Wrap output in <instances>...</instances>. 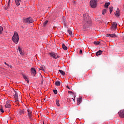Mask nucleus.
Returning <instances> with one entry per match:
<instances>
[{
	"mask_svg": "<svg viewBox=\"0 0 124 124\" xmlns=\"http://www.w3.org/2000/svg\"><path fill=\"white\" fill-rule=\"evenodd\" d=\"M83 24H91V17L88 14H84L83 18Z\"/></svg>",
	"mask_w": 124,
	"mask_h": 124,
	"instance_id": "1",
	"label": "nucleus"
},
{
	"mask_svg": "<svg viewBox=\"0 0 124 124\" xmlns=\"http://www.w3.org/2000/svg\"><path fill=\"white\" fill-rule=\"evenodd\" d=\"M12 39L14 43L17 44L18 42H19V35L18 33H15Z\"/></svg>",
	"mask_w": 124,
	"mask_h": 124,
	"instance_id": "2",
	"label": "nucleus"
},
{
	"mask_svg": "<svg viewBox=\"0 0 124 124\" xmlns=\"http://www.w3.org/2000/svg\"><path fill=\"white\" fill-rule=\"evenodd\" d=\"M90 5L92 8H95L97 5V1L96 0H91Z\"/></svg>",
	"mask_w": 124,
	"mask_h": 124,
	"instance_id": "3",
	"label": "nucleus"
},
{
	"mask_svg": "<svg viewBox=\"0 0 124 124\" xmlns=\"http://www.w3.org/2000/svg\"><path fill=\"white\" fill-rule=\"evenodd\" d=\"M23 22L27 24H31V23H33V19L31 17H27L24 19Z\"/></svg>",
	"mask_w": 124,
	"mask_h": 124,
	"instance_id": "4",
	"label": "nucleus"
},
{
	"mask_svg": "<svg viewBox=\"0 0 124 124\" xmlns=\"http://www.w3.org/2000/svg\"><path fill=\"white\" fill-rule=\"evenodd\" d=\"M27 112H28V117L29 118V120H30L31 121H32V111H31V109H27Z\"/></svg>",
	"mask_w": 124,
	"mask_h": 124,
	"instance_id": "5",
	"label": "nucleus"
},
{
	"mask_svg": "<svg viewBox=\"0 0 124 124\" xmlns=\"http://www.w3.org/2000/svg\"><path fill=\"white\" fill-rule=\"evenodd\" d=\"M50 57L54 58V59H58L59 58V55L57 53L54 52H51L49 53Z\"/></svg>",
	"mask_w": 124,
	"mask_h": 124,
	"instance_id": "6",
	"label": "nucleus"
},
{
	"mask_svg": "<svg viewBox=\"0 0 124 124\" xmlns=\"http://www.w3.org/2000/svg\"><path fill=\"white\" fill-rule=\"evenodd\" d=\"M118 114L120 118H124V109L121 110L118 112Z\"/></svg>",
	"mask_w": 124,
	"mask_h": 124,
	"instance_id": "7",
	"label": "nucleus"
},
{
	"mask_svg": "<svg viewBox=\"0 0 124 124\" xmlns=\"http://www.w3.org/2000/svg\"><path fill=\"white\" fill-rule=\"evenodd\" d=\"M31 73L33 74V76H35L36 75V70H35V69L32 68L31 69Z\"/></svg>",
	"mask_w": 124,
	"mask_h": 124,
	"instance_id": "8",
	"label": "nucleus"
},
{
	"mask_svg": "<svg viewBox=\"0 0 124 124\" xmlns=\"http://www.w3.org/2000/svg\"><path fill=\"white\" fill-rule=\"evenodd\" d=\"M15 94L14 95V98L15 99L16 102L18 101V93L16 92V91H15Z\"/></svg>",
	"mask_w": 124,
	"mask_h": 124,
	"instance_id": "9",
	"label": "nucleus"
},
{
	"mask_svg": "<svg viewBox=\"0 0 124 124\" xmlns=\"http://www.w3.org/2000/svg\"><path fill=\"white\" fill-rule=\"evenodd\" d=\"M117 26H118V25L117 24V23H116V22H113V23L112 24V25L111 26V30H115V29H117Z\"/></svg>",
	"mask_w": 124,
	"mask_h": 124,
	"instance_id": "10",
	"label": "nucleus"
},
{
	"mask_svg": "<svg viewBox=\"0 0 124 124\" xmlns=\"http://www.w3.org/2000/svg\"><path fill=\"white\" fill-rule=\"evenodd\" d=\"M114 14L116 17H120V9H117Z\"/></svg>",
	"mask_w": 124,
	"mask_h": 124,
	"instance_id": "11",
	"label": "nucleus"
},
{
	"mask_svg": "<svg viewBox=\"0 0 124 124\" xmlns=\"http://www.w3.org/2000/svg\"><path fill=\"white\" fill-rule=\"evenodd\" d=\"M107 37H117V35L115 33L107 34Z\"/></svg>",
	"mask_w": 124,
	"mask_h": 124,
	"instance_id": "12",
	"label": "nucleus"
},
{
	"mask_svg": "<svg viewBox=\"0 0 124 124\" xmlns=\"http://www.w3.org/2000/svg\"><path fill=\"white\" fill-rule=\"evenodd\" d=\"M18 113L19 115H24L25 114V110L20 109L18 110Z\"/></svg>",
	"mask_w": 124,
	"mask_h": 124,
	"instance_id": "13",
	"label": "nucleus"
},
{
	"mask_svg": "<svg viewBox=\"0 0 124 124\" xmlns=\"http://www.w3.org/2000/svg\"><path fill=\"white\" fill-rule=\"evenodd\" d=\"M23 77L24 78V79H25V81H26L28 83H29V78H28V77H27V76H26V75H25L24 74H23Z\"/></svg>",
	"mask_w": 124,
	"mask_h": 124,
	"instance_id": "14",
	"label": "nucleus"
},
{
	"mask_svg": "<svg viewBox=\"0 0 124 124\" xmlns=\"http://www.w3.org/2000/svg\"><path fill=\"white\" fill-rule=\"evenodd\" d=\"M67 32H68L70 36H72L73 35V33H72V31H71L70 29H68Z\"/></svg>",
	"mask_w": 124,
	"mask_h": 124,
	"instance_id": "15",
	"label": "nucleus"
},
{
	"mask_svg": "<svg viewBox=\"0 0 124 124\" xmlns=\"http://www.w3.org/2000/svg\"><path fill=\"white\" fill-rule=\"evenodd\" d=\"M11 105L9 104V101L7 102L6 104L5 105L6 108H10Z\"/></svg>",
	"mask_w": 124,
	"mask_h": 124,
	"instance_id": "16",
	"label": "nucleus"
},
{
	"mask_svg": "<svg viewBox=\"0 0 124 124\" xmlns=\"http://www.w3.org/2000/svg\"><path fill=\"white\" fill-rule=\"evenodd\" d=\"M102 51L101 50H99L96 53V56H99V55H101L102 54Z\"/></svg>",
	"mask_w": 124,
	"mask_h": 124,
	"instance_id": "17",
	"label": "nucleus"
},
{
	"mask_svg": "<svg viewBox=\"0 0 124 124\" xmlns=\"http://www.w3.org/2000/svg\"><path fill=\"white\" fill-rule=\"evenodd\" d=\"M110 5V2H107L105 4L104 7L108 8V6Z\"/></svg>",
	"mask_w": 124,
	"mask_h": 124,
	"instance_id": "18",
	"label": "nucleus"
},
{
	"mask_svg": "<svg viewBox=\"0 0 124 124\" xmlns=\"http://www.w3.org/2000/svg\"><path fill=\"white\" fill-rule=\"evenodd\" d=\"M62 49H63V50H67V49H68L67 46H65V45H64V44H63L62 45Z\"/></svg>",
	"mask_w": 124,
	"mask_h": 124,
	"instance_id": "19",
	"label": "nucleus"
},
{
	"mask_svg": "<svg viewBox=\"0 0 124 124\" xmlns=\"http://www.w3.org/2000/svg\"><path fill=\"white\" fill-rule=\"evenodd\" d=\"M10 3V0H9L8 1V5H7V6L5 7V10H7V9H8V7H9Z\"/></svg>",
	"mask_w": 124,
	"mask_h": 124,
	"instance_id": "20",
	"label": "nucleus"
},
{
	"mask_svg": "<svg viewBox=\"0 0 124 124\" xmlns=\"http://www.w3.org/2000/svg\"><path fill=\"white\" fill-rule=\"evenodd\" d=\"M55 85L56 86H61V82H60L59 81H56Z\"/></svg>",
	"mask_w": 124,
	"mask_h": 124,
	"instance_id": "21",
	"label": "nucleus"
},
{
	"mask_svg": "<svg viewBox=\"0 0 124 124\" xmlns=\"http://www.w3.org/2000/svg\"><path fill=\"white\" fill-rule=\"evenodd\" d=\"M82 101V97H80L78 99V104H79L81 103Z\"/></svg>",
	"mask_w": 124,
	"mask_h": 124,
	"instance_id": "22",
	"label": "nucleus"
},
{
	"mask_svg": "<svg viewBox=\"0 0 124 124\" xmlns=\"http://www.w3.org/2000/svg\"><path fill=\"white\" fill-rule=\"evenodd\" d=\"M16 3V5H20V2H21V0H15Z\"/></svg>",
	"mask_w": 124,
	"mask_h": 124,
	"instance_id": "23",
	"label": "nucleus"
},
{
	"mask_svg": "<svg viewBox=\"0 0 124 124\" xmlns=\"http://www.w3.org/2000/svg\"><path fill=\"white\" fill-rule=\"evenodd\" d=\"M59 72H60V73H61V74H62L63 76H64V75H65V73L62 70H59Z\"/></svg>",
	"mask_w": 124,
	"mask_h": 124,
	"instance_id": "24",
	"label": "nucleus"
},
{
	"mask_svg": "<svg viewBox=\"0 0 124 124\" xmlns=\"http://www.w3.org/2000/svg\"><path fill=\"white\" fill-rule=\"evenodd\" d=\"M41 68H42L43 71H45L46 70V68H45V66L44 65L41 66Z\"/></svg>",
	"mask_w": 124,
	"mask_h": 124,
	"instance_id": "25",
	"label": "nucleus"
},
{
	"mask_svg": "<svg viewBox=\"0 0 124 124\" xmlns=\"http://www.w3.org/2000/svg\"><path fill=\"white\" fill-rule=\"evenodd\" d=\"M107 12V10L106 9H104L102 10V13L103 15H105V13Z\"/></svg>",
	"mask_w": 124,
	"mask_h": 124,
	"instance_id": "26",
	"label": "nucleus"
},
{
	"mask_svg": "<svg viewBox=\"0 0 124 124\" xmlns=\"http://www.w3.org/2000/svg\"><path fill=\"white\" fill-rule=\"evenodd\" d=\"M114 9V8H113V7H109V11H110V14H111L112 13V12H113V9Z\"/></svg>",
	"mask_w": 124,
	"mask_h": 124,
	"instance_id": "27",
	"label": "nucleus"
},
{
	"mask_svg": "<svg viewBox=\"0 0 124 124\" xmlns=\"http://www.w3.org/2000/svg\"><path fill=\"white\" fill-rule=\"evenodd\" d=\"M3 31V28L2 27L0 26V34H1L2 33V31Z\"/></svg>",
	"mask_w": 124,
	"mask_h": 124,
	"instance_id": "28",
	"label": "nucleus"
},
{
	"mask_svg": "<svg viewBox=\"0 0 124 124\" xmlns=\"http://www.w3.org/2000/svg\"><path fill=\"white\" fill-rule=\"evenodd\" d=\"M18 50L19 51V53H20V55H23V52H22V49H21V48H20V47H18Z\"/></svg>",
	"mask_w": 124,
	"mask_h": 124,
	"instance_id": "29",
	"label": "nucleus"
},
{
	"mask_svg": "<svg viewBox=\"0 0 124 124\" xmlns=\"http://www.w3.org/2000/svg\"><path fill=\"white\" fill-rule=\"evenodd\" d=\"M56 103L57 106L60 107V101L59 100H56Z\"/></svg>",
	"mask_w": 124,
	"mask_h": 124,
	"instance_id": "30",
	"label": "nucleus"
},
{
	"mask_svg": "<svg viewBox=\"0 0 124 124\" xmlns=\"http://www.w3.org/2000/svg\"><path fill=\"white\" fill-rule=\"evenodd\" d=\"M94 44H95V45H99L100 44V42H94Z\"/></svg>",
	"mask_w": 124,
	"mask_h": 124,
	"instance_id": "31",
	"label": "nucleus"
},
{
	"mask_svg": "<svg viewBox=\"0 0 124 124\" xmlns=\"http://www.w3.org/2000/svg\"><path fill=\"white\" fill-rule=\"evenodd\" d=\"M54 93L57 94L58 93V91L57 90H53Z\"/></svg>",
	"mask_w": 124,
	"mask_h": 124,
	"instance_id": "32",
	"label": "nucleus"
},
{
	"mask_svg": "<svg viewBox=\"0 0 124 124\" xmlns=\"http://www.w3.org/2000/svg\"><path fill=\"white\" fill-rule=\"evenodd\" d=\"M47 24H48V20H46L44 23V26H46V25H47Z\"/></svg>",
	"mask_w": 124,
	"mask_h": 124,
	"instance_id": "33",
	"label": "nucleus"
},
{
	"mask_svg": "<svg viewBox=\"0 0 124 124\" xmlns=\"http://www.w3.org/2000/svg\"><path fill=\"white\" fill-rule=\"evenodd\" d=\"M0 111L1 113H4V111H3V109L2 108H0Z\"/></svg>",
	"mask_w": 124,
	"mask_h": 124,
	"instance_id": "34",
	"label": "nucleus"
},
{
	"mask_svg": "<svg viewBox=\"0 0 124 124\" xmlns=\"http://www.w3.org/2000/svg\"><path fill=\"white\" fill-rule=\"evenodd\" d=\"M68 93H72V94H74V93L72 91H68Z\"/></svg>",
	"mask_w": 124,
	"mask_h": 124,
	"instance_id": "35",
	"label": "nucleus"
},
{
	"mask_svg": "<svg viewBox=\"0 0 124 124\" xmlns=\"http://www.w3.org/2000/svg\"><path fill=\"white\" fill-rule=\"evenodd\" d=\"M82 53H83V50H82V49H80L79 51V54H82Z\"/></svg>",
	"mask_w": 124,
	"mask_h": 124,
	"instance_id": "36",
	"label": "nucleus"
},
{
	"mask_svg": "<svg viewBox=\"0 0 124 124\" xmlns=\"http://www.w3.org/2000/svg\"><path fill=\"white\" fill-rule=\"evenodd\" d=\"M43 81H44V80H43V79L42 80L41 82V85H42V84H43Z\"/></svg>",
	"mask_w": 124,
	"mask_h": 124,
	"instance_id": "37",
	"label": "nucleus"
},
{
	"mask_svg": "<svg viewBox=\"0 0 124 124\" xmlns=\"http://www.w3.org/2000/svg\"><path fill=\"white\" fill-rule=\"evenodd\" d=\"M66 88H67V89H68L69 90H70V88H69V87L68 86H67Z\"/></svg>",
	"mask_w": 124,
	"mask_h": 124,
	"instance_id": "38",
	"label": "nucleus"
},
{
	"mask_svg": "<svg viewBox=\"0 0 124 124\" xmlns=\"http://www.w3.org/2000/svg\"><path fill=\"white\" fill-rule=\"evenodd\" d=\"M6 65H7V66H8V67H9V66H10L9 64H8V63H7V64Z\"/></svg>",
	"mask_w": 124,
	"mask_h": 124,
	"instance_id": "39",
	"label": "nucleus"
},
{
	"mask_svg": "<svg viewBox=\"0 0 124 124\" xmlns=\"http://www.w3.org/2000/svg\"><path fill=\"white\" fill-rule=\"evenodd\" d=\"M39 70H42V68H41V67H40V68H39Z\"/></svg>",
	"mask_w": 124,
	"mask_h": 124,
	"instance_id": "40",
	"label": "nucleus"
},
{
	"mask_svg": "<svg viewBox=\"0 0 124 124\" xmlns=\"http://www.w3.org/2000/svg\"><path fill=\"white\" fill-rule=\"evenodd\" d=\"M9 67H10V68H12V65H10V66H9Z\"/></svg>",
	"mask_w": 124,
	"mask_h": 124,
	"instance_id": "41",
	"label": "nucleus"
},
{
	"mask_svg": "<svg viewBox=\"0 0 124 124\" xmlns=\"http://www.w3.org/2000/svg\"><path fill=\"white\" fill-rule=\"evenodd\" d=\"M5 64L6 65V64H7V63H6V62H4Z\"/></svg>",
	"mask_w": 124,
	"mask_h": 124,
	"instance_id": "42",
	"label": "nucleus"
},
{
	"mask_svg": "<svg viewBox=\"0 0 124 124\" xmlns=\"http://www.w3.org/2000/svg\"><path fill=\"white\" fill-rule=\"evenodd\" d=\"M72 99L74 100V101H75V100L73 98H72Z\"/></svg>",
	"mask_w": 124,
	"mask_h": 124,
	"instance_id": "43",
	"label": "nucleus"
},
{
	"mask_svg": "<svg viewBox=\"0 0 124 124\" xmlns=\"http://www.w3.org/2000/svg\"><path fill=\"white\" fill-rule=\"evenodd\" d=\"M76 97V96H75V98Z\"/></svg>",
	"mask_w": 124,
	"mask_h": 124,
	"instance_id": "44",
	"label": "nucleus"
},
{
	"mask_svg": "<svg viewBox=\"0 0 124 124\" xmlns=\"http://www.w3.org/2000/svg\"><path fill=\"white\" fill-rule=\"evenodd\" d=\"M43 124H44V122H43Z\"/></svg>",
	"mask_w": 124,
	"mask_h": 124,
	"instance_id": "45",
	"label": "nucleus"
}]
</instances>
